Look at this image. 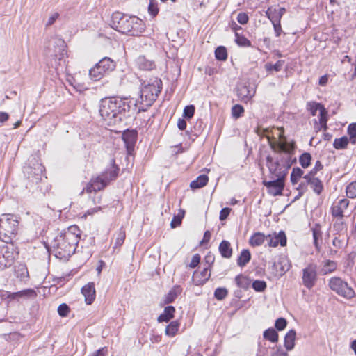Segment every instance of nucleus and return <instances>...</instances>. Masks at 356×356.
<instances>
[{
  "mask_svg": "<svg viewBox=\"0 0 356 356\" xmlns=\"http://www.w3.org/2000/svg\"><path fill=\"white\" fill-rule=\"evenodd\" d=\"M277 141H270L271 149L278 155L275 159L271 156L266 157V165L270 173L276 178L273 181H264V185L267 188L268 193L273 196L282 194L284 186V178L291 168L292 162L290 154L293 151V143H288L284 135L283 128L277 129Z\"/></svg>",
  "mask_w": 356,
  "mask_h": 356,
  "instance_id": "f257e3e1",
  "label": "nucleus"
},
{
  "mask_svg": "<svg viewBox=\"0 0 356 356\" xmlns=\"http://www.w3.org/2000/svg\"><path fill=\"white\" fill-rule=\"evenodd\" d=\"M99 112L105 122L112 126L131 116V106L124 99L104 98L100 101Z\"/></svg>",
  "mask_w": 356,
  "mask_h": 356,
  "instance_id": "f03ea898",
  "label": "nucleus"
},
{
  "mask_svg": "<svg viewBox=\"0 0 356 356\" xmlns=\"http://www.w3.org/2000/svg\"><path fill=\"white\" fill-rule=\"evenodd\" d=\"M81 231L78 226L72 225L57 236L51 244L56 257L66 261L74 253L79 241Z\"/></svg>",
  "mask_w": 356,
  "mask_h": 356,
  "instance_id": "7ed1b4c3",
  "label": "nucleus"
},
{
  "mask_svg": "<svg viewBox=\"0 0 356 356\" xmlns=\"http://www.w3.org/2000/svg\"><path fill=\"white\" fill-rule=\"evenodd\" d=\"M111 26L124 34L139 36L145 31L143 21L136 16H127L122 13H113L111 17Z\"/></svg>",
  "mask_w": 356,
  "mask_h": 356,
  "instance_id": "20e7f679",
  "label": "nucleus"
},
{
  "mask_svg": "<svg viewBox=\"0 0 356 356\" xmlns=\"http://www.w3.org/2000/svg\"><path fill=\"white\" fill-rule=\"evenodd\" d=\"M162 81L155 78L151 83L145 84L140 90V97L136 101L134 107L137 113L145 111L153 104L161 91Z\"/></svg>",
  "mask_w": 356,
  "mask_h": 356,
  "instance_id": "39448f33",
  "label": "nucleus"
},
{
  "mask_svg": "<svg viewBox=\"0 0 356 356\" xmlns=\"http://www.w3.org/2000/svg\"><path fill=\"white\" fill-rule=\"evenodd\" d=\"M19 222L13 214L5 213L0 218V240L6 243H13L18 229Z\"/></svg>",
  "mask_w": 356,
  "mask_h": 356,
  "instance_id": "423d86ee",
  "label": "nucleus"
},
{
  "mask_svg": "<svg viewBox=\"0 0 356 356\" xmlns=\"http://www.w3.org/2000/svg\"><path fill=\"white\" fill-rule=\"evenodd\" d=\"M18 254L17 248L13 243L1 246L0 248V271L12 266Z\"/></svg>",
  "mask_w": 356,
  "mask_h": 356,
  "instance_id": "0eeeda50",
  "label": "nucleus"
},
{
  "mask_svg": "<svg viewBox=\"0 0 356 356\" xmlns=\"http://www.w3.org/2000/svg\"><path fill=\"white\" fill-rule=\"evenodd\" d=\"M115 67V62L108 57H104L90 70L89 76L92 80L98 81L106 74L112 72Z\"/></svg>",
  "mask_w": 356,
  "mask_h": 356,
  "instance_id": "6e6552de",
  "label": "nucleus"
},
{
  "mask_svg": "<svg viewBox=\"0 0 356 356\" xmlns=\"http://www.w3.org/2000/svg\"><path fill=\"white\" fill-rule=\"evenodd\" d=\"M66 54V44L65 41L61 38H56L54 40V49L51 51L49 50L48 56L51 58L50 65L52 67H56L60 65V61L64 58Z\"/></svg>",
  "mask_w": 356,
  "mask_h": 356,
  "instance_id": "1a4fd4ad",
  "label": "nucleus"
},
{
  "mask_svg": "<svg viewBox=\"0 0 356 356\" xmlns=\"http://www.w3.org/2000/svg\"><path fill=\"white\" fill-rule=\"evenodd\" d=\"M330 289L339 296L350 299L355 296L354 290L339 277H333L330 280Z\"/></svg>",
  "mask_w": 356,
  "mask_h": 356,
  "instance_id": "9d476101",
  "label": "nucleus"
},
{
  "mask_svg": "<svg viewBox=\"0 0 356 356\" xmlns=\"http://www.w3.org/2000/svg\"><path fill=\"white\" fill-rule=\"evenodd\" d=\"M317 266L310 263L302 269V280L303 285L308 289H312L317 281Z\"/></svg>",
  "mask_w": 356,
  "mask_h": 356,
  "instance_id": "9b49d317",
  "label": "nucleus"
},
{
  "mask_svg": "<svg viewBox=\"0 0 356 356\" xmlns=\"http://www.w3.org/2000/svg\"><path fill=\"white\" fill-rule=\"evenodd\" d=\"M108 184V179L106 174H102L95 178H92L87 184L85 188H83L81 194L84 192L90 193L92 192H97L104 189Z\"/></svg>",
  "mask_w": 356,
  "mask_h": 356,
  "instance_id": "f8f14e48",
  "label": "nucleus"
},
{
  "mask_svg": "<svg viewBox=\"0 0 356 356\" xmlns=\"http://www.w3.org/2000/svg\"><path fill=\"white\" fill-rule=\"evenodd\" d=\"M44 170V167L38 162L34 164L33 168L30 165L24 168V173L27 176V179L30 182L34 184L40 182Z\"/></svg>",
  "mask_w": 356,
  "mask_h": 356,
  "instance_id": "ddd939ff",
  "label": "nucleus"
},
{
  "mask_svg": "<svg viewBox=\"0 0 356 356\" xmlns=\"http://www.w3.org/2000/svg\"><path fill=\"white\" fill-rule=\"evenodd\" d=\"M44 170V167L38 162L34 164L33 168L30 165L24 168V173L27 176V179L30 182L34 184L40 182Z\"/></svg>",
  "mask_w": 356,
  "mask_h": 356,
  "instance_id": "4468645a",
  "label": "nucleus"
},
{
  "mask_svg": "<svg viewBox=\"0 0 356 356\" xmlns=\"http://www.w3.org/2000/svg\"><path fill=\"white\" fill-rule=\"evenodd\" d=\"M266 240L270 247H277L278 245L285 246L286 244V236L283 231L280 232L277 234H269L266 236Z\"/></svg>",
  "mask_w": 356,
  "mask_h": 356,
  "instance_id": "2eb2a0df",
  "label": "nucleus"
},
{
  "mask_svg": "<svg viewBox=\"0 0 356 356\" xmlns=\"http://www.w3.org/2000/svg\"><path fill=\"white\" fill-rule=\"evenodd\" d=\"M303 178L305 180L306 184H309L316 194L319 195L321 193L323 189L322 181L319 179L314 177V172H309L304 176Z\"/></svg>",
  "mask_w": 356,
  "mask_h": 356,
  "instance_id": "dca6fc26",
  "label": "nucleus"
},
{
  "mask_svg": "<svg viewBox=\"0 0 356 356\" xmlns=\"http://www.w3.org/2000/svg\"><path fill=\"white\" fill-rule=\"evenodd\" d=\"M349 205V200L347 199H342L339 200L337 204L332 207V215L334 217L342 218L344 216V211L347 209Z\"/></svg>",
  "mask_w": 356,
  "mask_h": 356,
  "instance_id": "f3484780",
  "label": "nucleus"
},
{
  "mask_svg": "<svg viewBox=\"0 0 356 356\" xmlns=\"http://www.w3.org/2000/svg\"><path fill=\"white\" fill-rule=\"evenodd\" d=\"M81 293L85 297V301L87 305H90L95 299L96 293L95 284L93 282H89L81 289Z\"/></svg>",
  "mask_w": 356,
  "mask_h": 356,
  "instance_id": "a211bd4d",
  "label": "nucleus"
},
{
  "mask_svg": "<svg viewBox=\"0 0 356 356\" xmlns=\"http://www.w3.org/2000/svg\"><path fill=\"white\" fill-rule=\"evenodd\" d=\"M122 140L125 144L127 152L129 154L134 149L136 142V134L133 131H127L123 133Z\"/></svg>",
  "mask_w": 356,
  "mask_h": 356,
  "instance_id": "6ab92c4d",
  "label": "nucleus"
},
{
  "mask_svg": "<svg viewBox=\"0 0 356 356\" xmlns=\"http://www.w3.org/2000/svg\"><path fill=\"white\" fill-rule=\"evenodd\" d=\"M285 12H286V9L284 8H273V7H270L266 11V16L270 21L281 22V19H282L283 15L285 13Z\"/></svg>",
  "mask_w": 356,
  "mask_h": 356,
  "instance_id": "aec40b11",
  "label": "nucleus"
},
{
  "mask_svg": "<svg viewBox=\"0 0 356 356\" xmlns=\"http://www.w3.org/2000/svg\"><path fill=\"white\" fill-rule=\"evenodd\" d=\"M255 91L248 86H241L237 90V95L243 102H248L254 95Z\"/></svg>",
  "mask_w": 356,
  "mask_h": 356,
  "instance_id": "412c9836",
  "label": "nucleus"
},
{
  "mask_svg": "<svg viewBox=\"0 0 356 356\" xmlns=\"http://www.w3.org/2000/svg\"><path fill=\"white\" fill-rule=\"evenodd\" d=\"M210 277V273L208 268H204L201 272H194L193 280L196 285H200L204 284L209 280Z\"/></svg>",
  "mask_w": 356,
  "mask_h": 356,
  "instance_id": "4be33fe9",
  "label": "nucleus"
},
{
  "mask_svg": "<svg viewBox=\"0 0 356 356\" xmlns=\"http://www.w3.org/2000/svg\"><path fill=\"white\" fill-rule=\"evenodd\" d=\"M218 250L223 258L229 259L232 256L233 250L229 241L223 240L219 245Z\"/></svg>",
  "mask_w": 356,
  "mask_h": 356,
  "instance_id": "5701e85b",
  "label": "nucleus"
},
{
  "mask_svg": "<svg viewBox=\"0 0 356 356\" xmlns=\"http://www.w3.org/2000/svg\"><path fill=\"white\" fill-rule=\"evenodd\" d=\"M138 67L143 70H152L155 67L154 63L144 56H140L136 60Z\"/></svg>",
  "mask_w": 356,
  "mask_h": 356,
  "instance_id": "b1692460",
  "label": "nucleus"
},
{
  "mask_svg": "<svg viewBox=\"0 0 356 356\" xmlns=\"http://www.w3.org/2000/svg\"><path fill=\"white\" fill-rule=\"evenodd\" d=\"M312 230L314 238V245L316 248V250L319 252L321 250L319 241H321L322 238L321 227L319 224H315L314 226L312 227Z\"/></svg>",
  "mask_w": 356,
  "mask_h": 356,
  "instance_id": "393cba45",
  "label": "nucleus"
},
{
  "mask_svg": "<svg viewBox=\"0 0 356 356\" xmlns=\"http://www.w3.org/2000/svg\"><path fill=\"white\" fill-rule=\"evenodd\" d=\"M175 309L173 306L165 307L163 312L158 317L159 322H168L174 317Z\"/></svg>",
  "mask_w": 356,
  "mask_h": 356,
  "instance_id": "a878e982",
  "label": "nucleus"
},
{
  "mask_svg": "<svg viewBox=\"0 0 356 356\" xmlns=\"http://www.w3.org/2000/svg\"><path fill=\"white\" fill-rule=\"evenodd\" d=\"M209 177L206 175H201L198 176L195 180H193L190 184V187L195 190L201 188L206 186L208 183Z\"/></svg>",
  "mask_w": 356,
  "mask_h": 356,
  "instance_id": "bb28decb",
  "label": "nucleus"
},
{
  "mask_svg": "<svg viewBox=\"0 0 356 356\" xmlns=\"http://www.w3.org/2000/svg\"><path fill=\"white\" fill-rule=\"evenodd\" d=\"M337 267V264L335 261L329 259L325 260L322 262L321 273L323 275H327L334 272Z\"/></svg>",
  "mask_w": 356,
  "mask_h": 356,
  "instance_id": "cd10ccee",
  "label": "nucleus"
},
{
  "mask_svg": "<svg viewBox=\"0 0 356 356\" xmlns=\"http://www.w3.org/2000/svg\"><path fill=\"white\" fill-rule=\"evenodd\" d=\"M15 275L24 281L29 277V272L24 264H19L15 268Z\"/></svg>",
  "mask_w": 356,
  "mask_h": 356,
  "instance_id": "c85d7f7f",
  "label": "nucleus"
},
{
  "mask_svg": "<svg viewBox=\"0 0 356 356\" xmlns=\"http://www.w3.org/2000/svg\"><path fill=\"white\" fill-rule=\"evenodd\" d=\"M266 236L261 232L254 234L250 238L249 243L251 246L256 247L263 244Z\"/></svg>",
  "mask_w": 356,
  "mask_h": 356,
  "instance_id": "c756f323",
  "label": "nucleus"
},
{
  "mask_svg": "<svg viewBox=\"0 0 356 356\" xmlns=\"http://www.w3.org/2000/svg\"><path fill=\"white\" fill-rule=\"evenodd\" d=\"M115 159L111 160V166L107 169L103 174H106L108 182L111 180L115 179L118 175L119 168L115 163Z\"/></svg>",
  "mask_w": 356,
  "mask_h": 356,
  "instance_id": "7c9ffc66",
  "label": "nucleus"
},
{
  "mask_svg": "<svg viewBox=\"0 0 356 356\" xmlns=\"http://www.w3.org/2000/svg\"><path fill=\"white\" fill-rule=\"evenodd\" d=\"M181 291V289L179 286H174L165 296L164 298V303L168 304L173 302Z\"/></svg>",
  "mask_w": 356,
  "mask_h": 356,
  "instance_id": "2f4dec72",
  "label": "nucleus"
},
{
  "mask_svg": "<svg viewBox=\"0 0 356 356\" xmlns=\"http://www.w3.org/2000/svg\"><path fill=\"white\" fill-rule=\"evenodd\" d=\"M295 339L296 332L293 330H291L284 337V346L287 350H290L293 348Z\"/></svg>",
  "mask_w": 356,
  "mask_h": 356,
  "instance_id": "473e14b6",
  "label": "nucleus"
},
{
  "mask_svg": "<svg viewBox=\"0 0 356 356\" xmlns=\"http://www.w3.org/2000/svg\"><path fill=\"white\" fill-rule=\"evenodd\" d=\"M235 282L238 287L247 289L250 285V280L242 274L237 275L235 277Z\"/></svg>",
  "mask_w": 356,
  "mask_h": 356,
  "instance_id": "72a5a7b5",
  "label": "nucleus"
},
{
  "mask_svg": "<svg viewBox=\"0 0 356 356\" xmlns=\"http://www.w3.org/2000/svg\"><path fill=\"white\" fill-rule=\"evenodd\" d=\"M251 254L248 250H243L238 258L237 264L239 266H245L250 260Z\"/></svg>",
  "mask_w": 356,
  "mask_h": 356,
  "instance_id": "f704fd0d",
  "label": "nucleus"
},
{
  "mask_svg": "<svg viewBox=\"0 0 356 356\" xmlns=\"http://www.w3.org/2000/svg\"><path fill=\"white\" fill-rule=\"evenodd\" d=\"M348 143V138L347 136H343L339 138H335L333 146L336 149H344L347 147Z\"/></svg>",
  "mask_w": 356,
  "mask_h": 356,
  "instance_id": "c9c22d12",
  "label": "nucleus"
},
{
  "mask_svg": "<svg viewBox=\"0 0 356 356\" xmlns=\"http://www.w3.org/2000/svg\"><path fill=\"white\" fill-rule=\"evenodd\" d=\"M36 296V293L33 289H25L21 291L13 293L10 295V297L12 298H15L17 297H30V298H34Z\"/></svg>",
  "mask_w": 356,
  "mask_h": 356,
  "instance_id": "e433bc0d",
  "label": "nucleus"
},
{
  "mask_svg": "<svg viewBox=\"0 0 356 356\" xmlns=\"http://www.w3.org/2000/svg\"><path fill=\"white\" fill-rule=\"evenodd\" d=\"M179 324L177 321H172L165 328V334L174 337L179 330Z\"/></svg>",
  "mask_w": 356,
  "mask_h": 356,
  "instance_id": "4c0bfd02",
  "label": "nucleus"
},
{
  "mask_svg": "<svg viewBox=\"0 0 356 356\" xmlns=\"http://www.w3.org/2000/svg\"><path fill=\"white\" fill-rule=\"evenodd\" d=\"M347 244L348 239H346L344 236H335L332 241L333 246L337 250L343 248Z\"/></svg>",
  "mask_w": 356,
  "mask_h": 356,
  "instance_id": "58836bf2",
  "label": "nucleus"
},
{
  "mask_svg": "<svg viewBox=\"0 0 356 356\" xmlns=\"http://www.w3.org/2000/svg\"><path fill=\"white\" fill-rule=\"evenodd\" d=\"M264 338L271 342H276L278 340V334L273 328H269L264 331Z\"/></svg>",
  "mask_w": 356,
  "mask_h": 356,
  "instance_id": "ea45409f",
  "label": "nucleus"
},
{
  "mask_svg": "<svg viewBox=\"0 0 356 356\" xmlns=\"http://www.w3.org/2000/svg\"><path fill=\"white\" fill-rule=\"evenodd\" d=\"M235 42L240 46L243 47H248L251 46V42L243 35H240L238 33H235Z\"/></svg>",
  "mask_w": 356,
  "mask_h": 356,
  "instance_id": "a19ab883",
  "label": "nucleus"
},
{
  "mask_svg": "<svg viewBox=\"0 0 356 356\" xmlns=\"http://www.w3.org/2000/svg\"><path fill=\"white\" fill-rule=\"evenodd\" d=\"M216 58L218 60H225L227 58V49L225 47L220 46L215 51Z\"/></svg>",
  "mask_w": 356,
  "mask_h": 356,
  "instance_id": "79ce46f5",
  "label": "nucleus"
},
{
  "mask_svg": "<svg viewBox=\"0 0 356 356\" xmlns=\"http://www.w3.org/2000/svg\"><path fill=\"white\" fill-rule=\"evenodd\" d=\"M303 175V171L299 168H295L293 169L291 174V181L293 184L298 183L300 178Z\"/></svg>",
  "mask_w": 356,
  "mask_h": 356,
  "instance_id": "37998d69",
  "label": "nucleus"
},
{
  "mask_svg": "<svg viewBox=\"0 0 356 356\" xmlns=\"http://www.w3.org/2000/svg\"><path fill=\"white\" fill-rule=\"evenodd\" d=\"M307 108H308L310 113L313 116H314L316 115L318 111H319V112H321V108H324V107L320 103H316V102H309L307 104Z\"/></svg>",
  "mask_w": 356,
  "mask_h": 356,
  "instance_id": "c03bdc74",
  "label": "nucleus"
},
{
  "mask_svg": "<svg viewBox=\"0 0 356 356\" xmlns=\"http://www.w3.org/2000/svg\"><path fill=\"white\" fill-rule=\"evenodd\" d=\"M312 156L309 153H304L302 154L299 159V162L301 166L304 168H307L311 163Z\"/></svg>",
  "mask_w": 356,
  "mask_h": 356,
  "instance_id": "a18cd8bd",
  "label": "nucleus"
},
{
  "mask_svg": "<svg viewBox=\"0 0 356 356\" xmlns=\"http://www.w3.org/2000/svg\"><path fill=\"white\" fill-rule=\"evenodd\" d=\"M319 115H320L319 116V123L321 124V127L322 129H323V130L325 131L327 129V111L325 110V108H321Z\"/></svg>",
  "mask_w": 356,
  "mask_h": 356,
  "instance_id": "49530a36",
  "label": "nucleus"
},
{
  "mask_svg": "<svg viewBox=\"0 0 356 356\" xmlns=\"http://www.w3.org/2000/svg\"><path fill=\"white\" fill-rule=\"evenodd\" d=\"M125 236H126L125 231L120 229L117 234V236H116L115 242V245H114L115 248L120 247L123 244L124 239H125Z\"/></svg>",
  "mask_w": 356,
  "mask_h": 356,
  "instance_id": "de8ad7c7",
  "label": "nucleus"
},
{
  "mask_svg": "<svg viewBox=\"0 0 356 356\" xmlns=\"http://www.w3.org/2000/svg\"><path fill=\"white\" fill-rule=\"evenodd\" d=\"M346 195L349 198L356 197V181L351 182L347 186Z\"/></svg>",
  "mask_w": 356,
  "mask_h": 356,
  "instance_id": "09e8293b",
  "label": "nucleus"
},
{
  "mask_svg": "<svg viewBox=\"0 0 356 356\" xmlns=\"http://www.w3.org/2000/svg\"><path fill=\"white\" fill-rule=\"evenodd\" d=\"M227 294L228 291L225 288H217L214 292V296L218 300L225 299Z\"/></svg>",
  "mask_w": 356,
  "mask_h": 356,
  "instance_id": "8fccbe9b",
  "label": "nucleus"
},
{
  "mask_svg": "<svg viewBox=\"0 0 356 356\" xmlns=\"http://www.w3.org/2000/svg\"><path fill=\"white\" fill-rule=\"evenodd\" d=\"M283 65H284V61L283 60H278L274 65H272L270 63H267L266 65V69L268 71L274 70L275 72H279V71L281 70Z\"/></svg>",
  "mask_w": 356,
  "mask_h": 356,
  "instance_id": "3c124183",
  "label": "nucleus"
},
{
  "mask_svg": "<svg viewBox=\"0 0 356 356\" xmlns=\"http://www.w3.org/2000/svg\"><path fill=\"white\" fill-rule=\"evenodd\" d=\"M252 288L258 292L264 291L266 288V283L262 280H255L252 283Z\"/></svg>",
  "mask_w": 356,
  "mask_h": 356,
  "instance_id": "603ef678",
  "label": "nucleus"
},
{
  "mask_svg": "<svg viewBox=\"0 0 356 356\" xmlns=\"http://www.w3.org/2000/svg\"><path fill=\"white\" fill-rule=\"evenodd\" d=\"M244 113V108L239 104L234 105L232 108V114L234 118H238Z\"/></svg>",
  "mask_w": 356,
  "mask_h": 356,
  "instance_id": "864d4df0",
  "label": "nucleus"
},
{
  "mask_svg": "<svg viewBox=\"0 0 356 356\" xmlns=\"http://www.w3.org/2000/svg\"><path fill=\"white\" fill-rule=\"evenodd\" d=\"M70 307L65 303L60 304L58 307V313L60 316L65 317L70 313Z\"/></svg>",
  "mask_w": 356,
  "mask_h": 356,
  "instance_id": "5fc2aeb1",
  "label": "nucleus"
},
{
  "mask_svg": "<svg viewBox=\"0 0 356 356\" xmlns=\"http://www.w3.org/2000/svg\"><path fill=\"white\" fill-rule=\"evenodd\" d=\"M181 215L178 214L177 216H174L172 220L171 221L170 226L172 228H175L181 225L182 218L184 217V211H181Z\"/></svg>",
  "mask_w": 356,
  "mask_h": 356,
  "instance_id": "6e6d98bb",
  "label": "nucleus"
},
{
  "mask_svg": "<svg viewBox=\"0 0 356 356\" xmlns=\"http://www.w3.org/2000/svg\"><path fill=\"white\" fill-rule=\"evenodd\" d=\"M195 113V106L193 105L186 106L184 109V117L191 118Z\"/></svg>",
  "mask_w": 356,
  "mask_h": 356,
  "instance_id": "4d7b16f0",
  "label": "nucleus"
},
{
  "mask_svg": "<svg viewBox=\"0 0 356 356\" xmlns=\"http://www.w3.org/2000/svg\"><path fill=\"white\" fill-rule=\"evenodd\" d=\"M287 322L285 318H280L276 320L275 326L278 330H284L286 326Z\"/></svg>",
  "mask_w": 356,
  "mask_h": 356,
  "instance_id": "13d9d810",
  "label": "nucleus"
},
{
  "mask_svg": "<svg viewBox=\"0 0 356 356\" xmlns=\"http://www.w3.org/2000/svg\"><path fill=\"white\" fill-rule=\"evenodd\" d=\"M148 10H149V13L154 17L156 16L159 12L157 6L153 0H150L149 7H148Z\"/></svg>",
  "mask_w": 356,
  "mask_h": 356,
  "instance_id": "bf43d9fd",
  "label": "nucleus"
},
{
  "mask_svg": "<svg viewBox=\"0 0 356 356\" xmlns=\"http://www.w3.org/2000/svg\"><path fill=\"white\" fill-rule=\"evenodd\" d=\"M249 17L245 13H240L237 16V21L241 24H246L248 22Z\"/></svg>",
  "mask_w": 356,
  "mask_h": 356,
  "instance_id": "052dcab7",
  "label": "nucleus"
},
{
  "mask_svg": "<svg viewBox=\"0 0 356 356\" xmlns=\"http://www.w3.org/2000/svg\"><path fill=\"white\" fill-rule=\"evenodd\" d=\"M273 25V28L277 37H279L282 31L281 26V22L278 21H270Z\"/></svg>",
  "mask_w": 356,
  "mask_h": 356,
  "instance_id": "680f3d73",
  "label": "nucleus"
},
{
  "mask_svg": "<svg viewBox=\"0 0 356 356\" xmlns=\"http://www.w3.org/2000/svg\"><path fill=\"white\" fill-rule=\"evenodd\" d=\"M200 256L199 254H195L193 256L192 260L189 264L191 268H195L200 263Z\"/></svg>",
  "mask_w": 356,
  "mask_h": 356,
  "instance_id": "e2e57ef3",
  "label": "nucleus"
},
{
  "mask_svg": "<svg viewBox=\"0 0 356 356\" xmlns=\"http://www.w3.org/2000/svg\"><path fill=\"white\" fill-rule=\"evenodd\" d=\"M231 209L226 207L221 209L219 218L220 220H225L230 213Z\"/></svg>",
  "mask_w": 356,
  "mask_h": 356,
  "instance_id": "0e129e2a",
  "label": "nucleus"
},
{
  "mask_svg": "<svg viewBox=\"0 0 356 356\" xmlns=\"http://www.w3.org/2000/svg\"><path fill=\"white\" fill-rule=\"evenodd\" d=\"M347 132L349 137L356 136V123H352L349 124L348 127Z\"/></svg>",
  "mask_w": 356,
  "mask_h": 356,
  "instance_id": "69168bd1",
  "label": "nucleus"
},
{
  "mask_svg": "<svg viewBox=\"0 0 356 356\" xmlns=\"http://www.w3.org/2000/svg\"><path fill=\"white\" fill-rule=\"evenodd\" d=\"M58 16L59 15L58 13H55L51 16H50L47 22V26H51L53 24Z\"/></svg>",
  "mask_w": 356,
  "mask_h": 356,
  "instance_id": "338daca9",
  "label": "nucleus"
},
{
  "mask_svg": "<svg viewBox=\"0 0 356 356\" xmlns=\"http://www.w3.org/2000/svg\"><path fill=\"white\" fill-rule=\"evenodd\" d=\"M177 126L180 130H184L186 128V122L184 119H179Z\"/></svg>",
  "mask_w": 356,
  "mask_h": 356,
  "instance_id": "774afa93",
  "label": "nucleus"
}]
</instances>
